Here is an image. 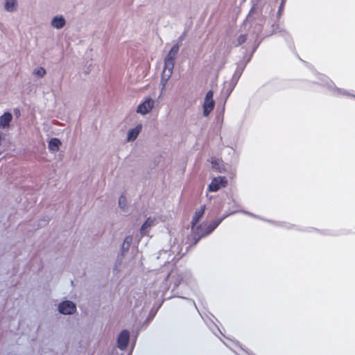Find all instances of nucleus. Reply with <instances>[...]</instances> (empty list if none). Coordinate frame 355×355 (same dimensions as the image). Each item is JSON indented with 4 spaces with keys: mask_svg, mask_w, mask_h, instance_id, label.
<instances>
[{
    "mask_svg": "<svg viewBox=\"0 0 355 355\" xmlns=\"http://www.w3.org/2000/svg\"><path fill=\"white\" fill-rule=\"evenodd\" d=\"M232 201L234 204L235 208H236L238 205H236L235 201L234 200H232ZM238 211H239L237 209H234L230 213L224 214L221 218L214 220L210 224L202 223V224L199 225L196 230H192L193 231V239L194 241V244L196 245L200 239L210 234L228 216L236 213Z\"/></svg>",
    "mask_w": 355,
    "mask_h": 355,
    "instance_id": "nucleus-1",
    "label": "nucleus"
},
{
    "mask_svg": "<svg viewBox=\"0 0 355 355\" xmlns=\"http://www.w3.org/2000/svg\"><path fill=\"white\" fill-rule=\"evenodd\" d=\"M180 44H174L164 58V67L162 75V84L164 86L173 73L175 60L179 52Z\"/></svg>",
    "mask_w": 355,
    "mask_h": 355,
    "instance_id": "nucleus-2",
    "label": "nucleus"
},
{
    "mask_svg": "<svg viewBox=\"0 0 355 355\" xmlns=\"http://www.w3.org/2000/svg\"><path fill=\"white\" fill-rule=\"evenodd\" d=\"M191 279V274L188 270H180L178 269L172 270L171 272L164 277L166 282L168 279L173 284V289L178 287L182 282H185L187 284H190Z\"/></svg>",
    "mask_w": 355,
    "mask_h": 355,
    "instance_id": "nucleus-3",
    "label": "nucleus"
},
{
    "mask_svg": "<svg viewBox=\"0 0 355 355\" xmlns=\"http://www.w3.org/2000/svg\"><path fill=\"white\" fill-rule=\"evenodd\" d=\"M318 83L324 86H327L331 91L332 94L336 96H339L340 95H345L351 96L355 98V95H352L345 89H340L336 87V85L332 81H331L327 76L322 74H319Z\"/></svg>",
    "mask_w": 355,
    "mask_h": 355,
    "instance_id": "nucleus-4",
    "label": "nucleus"
},
{
    "mask_svg": "<svg viewBox=\"0 0 355 355\" xmlns=\"http://www.w3.org/2000/svg\"><path fill=\"white\" fill-rule=\"evenodd\" d=\"M58 311L64 315H71L76 311V304L69 300H66L60 302L58 304Z\"/></svg>",
    "mask_w": 355,
    "mask_h": 355,
    "instance_id": "nucleus-5",
    "label": "nucleus"
},
{
    "mask_svg": "<svg viewBox=\"0 0 355 355\" xmlns=\"http://www.w3.org/2000/svg\"><path fill=\"white\" fill-rule=\"evenodd\" d=\"M227 183V181L225 177L214 178L209 184L207 190L210 192H216L219 190L220 187H225Z\"/></svg>",
    "mask_w": 355,
    "mask_h": 355,
    "instance_id": "nucleus-6",
    "label": "nucleus"
},
{
    "mask_svg": "<svg viewBox=\"0 0 355 355\" xmlns=\"http://www.w3.org/2000/svg\"><path fill=\"white\" fill-rule=\"evenodd\" d=\"M130 340V332L127 329H123L121 331L117 338V347L121 350H124L127 348Z\"/></svg>",
    "mask_w": 355,
    "mask_h": 355,
    "instance_id": "nucleus-7",
    "label": "nucleus"
},
{
    "mask_svg": "<svg viewBox=\"0 0 355 355\" xmlns=\"http://www.w3.org/2000/svg\"><path fill=\"white\" fill-rule=\"evenodd\" d=\"M154 104V100L151 98H148L138 105L137 112L143 115L146 114L152 110Z\"/></svg>",
    "mask_w": 355,
    "mask_h": 355,
    "instance_id": "nucleus-8",
    "label": "nucleus"
},
{
    "mask_svg": "<svg viewBox=\"0 0 355 355\" xmlns=\"http://www.w3.org/2000/svg\"><path fill=\"white\" fill-rule=\"evenodd\" d=\"M51 25L54 28L61 29L66 25V20L62 15H56L52 18Z\"/></svg>",
    "mask_w": 355,
    "mask_h": 355,
    "instance_id": "nucleus-9",
    "label": "nucleus"
},
{
    "mask_svg": "<svg viewBox=\"0 0 355 355\" xmlns=\"http://www.w3.org/2000/svg\"><path fill=\"white\" fill-rule=\"evenodd\" d=\"M142 125L141 124H138L134 128H132L128 130L127 135V140L128 141H133L138 137L139 134L141 131Z\"/></svg>",
    "mask_w": 355,
    "mask_h": 355,
    "instance_id": "nucleus-10",
    "label": "nucleus"
},
{
    "mask_svg": "<svg viewBox=\"0 0 355 355\" xmlns=\"http://www.w3.org/2000/svg\"><path fill=\"white\" fill-rule=\"evenodd\" d=\"M205 209H206V207L204 205L201 206V207L199 210H197L195 212L194 216H193V218H192V221H191L192 230H193L196 225L199 222L200 218L202 217V216L205 213Z\"/></svg>",
    "mask_w": 355,
    "mask_h": 355,
    "instance_id": "nucleus-11",
    "label": "nucleus"
},
{
    "mask_svg": "<svg viewBox=\"0 0 355 355\" xmlns=\"http://www.w3.org/2000/svg\"><path fill=\"white\" fill-rule=\"evenodd\" d=\"M12 116L11 113L7 112L0 116V127L5 128L8 127L12 121Z\"/></svg>",
    "mask_w": 355,
    "mask_h": 355,
    "instance_id": "nucleus-12",
    "label": "nucleus"
},
{
    "mask_svg": "<svg viewBox=\"0 0 355 355\" xmlns=\"http://www.w3.org/2000/svg\"><path fill=\"white\" fill-rule=\"evenodd\" d=\"M61 145V141L58 138H52L49 141V150L51 152H57L59 150L60 146Z\"/></svg>",
    "mask_w": 355,
    "mask_h": 355,
    "instance_id": "nucleus-13",
    "label": "nucleus"
},
{
    "mask_svg": "<svg viewBox=\"0 0 355 355\" xmlns=\"http://www.w3.org/2000/svg\"><path fill=\"white\" fill-rule=\"evenodd\" d=\"M17 0H5L4 9L8 12H12L17 10Z\"/></svg>",
    "mask_w": 355,
    "mask_h": 355,
    "instance_id": "nucleus-14",
    "label": "nucleus"
},
{
    "mask_svg": "<svg viewBox=\"0 0 355 355\" xmlns=\"http://www.w3.org/2000/svg\"><path fill=\"white\" fill-rule=\"evenodd\" d=\"M214 101H204L203 115L207 116L214 107Z\"/></svg>",
    "mask_w": 355,
    "mask_h": 355,
    "instance_id": "nucleus-15",
    "label": "nucleus"
},
{
    "mask_svg": "<svg viewBox=\"0 0 355 355\" xmlns=\"http://www.w3.org/2000/svg\"><path fill=\"white\" fill-rule=\"evenodd\" d=\"M153 220H152L150 218H148L141 227V234L143 235L146 234L147 233V229L153 225Z\"/></svg>",
    "mask_w": 355,
    "mask_h": 355,
    "instance_id": "nucleus-16",
    "label": "nucleus"
},
{
    "mask_svg": "<svg viewBox=\"0 0 355 355\" xmlns=\"http://www.w3.org/2000/svg\"><path fill=\"white\" fill-rule=\"evenodd\" d=\"M46 73L45 69L42 67L36 68L33 71V73L40 78L44 77Z\"/></svg>",
    "mask_w": 355,
    "mask_h": 355,
    "instance_id": "nucleus-17",
    "label": "nucleus"
},
{
    "mask_svg": "<svg viewBox=\"0 0 355 355\" xmlns=\"http://www.w3.org/2000/svg\"><path fill=\"white\" fill-rule=\"evenodd\" d=\"M132 237L131 236H127L123 243V245H122V249L123 250H128L130 245V243L132 242Z\"/></svg>",
    "mask_w": 355,
    "mask_h": 355,
    "instance_id": "nucleus-18",
    "label": "nucleus"
},
{
    "mask_svg": "<svg viewBox=\"0 0 355 355\" xmlns=\"http://www.w3.org/2000/svg\"><path fill=\"white\" fill-rule=\"evenodd\" d=\"M246 41V35H241L235 42L236 46H239Z\"/></svg>",
    "mask_w": 355,
    "mask_h": 355,
    "instance_id": "nucleus-19",
    "label": "nucleus"
},
{
    "mask_svg": "<svg viewBox=\"0 0 355 355\" xmlns=\"http://www.w3.org/2000/svg\"><path fill=\"white\" fill-rule=\"evenodd\" d=\"M119 205L121 208H124L126 205V198L124 195H121L119 199Z\"/></svg>",
    "mask_w": 355,
    "mask_h": 355,
    "instance_id": "nucleus-20",
    "label": "nucleus"
},
{
    "mask_svg": "<svg viewBox=\"0 0 355 355\" xmlns=\"http://www.w3.org/2000/svg\"><path fill=\"white\" fill-rule=\"evenodd\" d=\"M213 96H214L213 92L211 90L208 91L206 94L204 101H214Z\"/></svg>",
    "mask_w": 355,
    "mask_h": 355,
    "instance_id": "nucleus-21",
    "label": "nucleus"
},
{
    "mask_svg": "<svg viewBox=\"0 0 355 355\" xmlns=\"http://www.w3.org/2000/svg\"><path fill=\"white\" fill-rule=\"evenodd\" d=\"M286 1V0H282V1H281V3H280V6L279 7L278 12H277L279 15H281L282 10H283V8H284V3H285Z\"/></svg>",
    "mask_w": 355,
    "mask_h": 355,
    "instance_id": "nucleus-22",
    "label": "nucleus"
},
{
    "mask_svg": "<svg viewBox=\"0 0 355 355\" xmlns=\"http://www.w3.org/2000/svg\"><path fill=\"white\" fill-rule=\"evenodd\" d=\"M280 225L282 227H284L286 229H291V225L288 224V223H281Z\"/></svg>",
    "mask_w": 355,
    "mask_h": 355,
    "instance_id": "nucleus-23",
    "label": "nucleus"
},
{
    "mask_svg": "<svg viewBox=\"0 0 355 355\" xmlns=\"http://www.w3.org/2000/svg\"><path fill=\"white\" fill-rule=\"evenodd\" d=\"M168 252L167 250H162L159 252V255L157 258H159L161 257L162 256L164 255V254H168Z\"/></svg>",
    "mask_w": 355,
    "mask_h": 355,
    "instance_id": "nucleus-24",
    "label": "nucleus"
},
{
    "mask_svg": "<svg viewBox=\"0 0 355 355\" xmlns=\"http://www.w3.org/2000/svg\"><path fill=\"white\" fill-rule=\"evenodd\" d=\"M254 11V8H251L249 15L247 17L246 20L250 21L251 19V14Z\"/></svg>",
    "mask_w": 355,
    "mask_h": 355,
    "instance_id": "nucleus-25",
    "label": "nucleus"
},
{
    "mask_svg": "<svg viewBox=\"0 0 355 355\" xmlns=\"http://www.w3.org/2000/svg\"><path fill=\"white\" fill-rule=\"evenodd\" d=\"M184 33L182 34L179 38H178V41L177 43H178L180 45V42L183 40L184 39Z\"/></svg>",
    "mask_w": 355,
    "mask_h": 355,
    "instance_id": "nucleus-26",
    "label": "nucleus"
},
{
    "mask_svg": "<svg viewBox=\"0 0 355 355\" xmlns=\"http://www.w3.org/2000/svg\"><path fill=\"white\" fill-rule=\"evenodd\" d=\"M241 71H239V72L236 71L235 74L234 75V78L236 76V79H239V77L241 76Z\"/></svg>",
    "mask_w": 355,
    "mask_h": 355,
    "instance_id": "nucleus-27",
    "label": "nucleus"
},
{
    "mask_svg": "<svg viewBox=\"0 0 355 355\" xmlns=\"http://www.w3.org/2000/svg\"><path fill=\"white\" fill-rule=\"evenodd\" d=\"M241 211L243 212L244 214H247V215H249V216H251L257 218V216H254V214H252V213H250V212H248V211Z\"/></svg>",
    "mask_w": 355,
    "mask_h": 355,
    "instance_id": "nucleus-28",
    "label": "nucleus"
},
{
    "mask_svg": "<svg viewBox=\"0 0 355 355\" xmlns=\"http://www.w3.org/2000/svg\"><path fill=\"white\" fill-rule=\"evenodd\" d=\"M191 302L193 304V306H195V308L197 309V306H196V303L194 302V301H191Z\"/></svg>",
    "mask_w": 355,
    "mask_h": 355,
    "instance_id": "nucleus-29",
    "label": "nucleus"
},
{
    "mask_svg": "<svg viewBox=\"0 0 355 355\" xmlns=\"http://www.w3.org/2000/svg\"><path fill=\"white\" fill-rule=\"evenodd\" d=\"M169 260H170V258H169V257H168V258H167V259H166V262H168V261H169Z\"/></svg>",
    "mask_w": 355,
    "mask_h": 355,
    "instance_id": "nucleus-30",
    "label": "nucleus"
},
{
    "mask_svg": "<svg viewBox=\"0 0 355 355\" xmlns=\"http://www.w3.org/2000/svg\"><path fill=\"white\" fill-rule=\"evenodd\" d=\"M256 48H257V47H255V48H254V49H253V51H252V53H253L254 51H255V50H256Z\"/></svg>",
    "mask_w": 355,
    "mask_h": 355,
    "instance_id": "nucleus-31",
    "label": "nucleus"
}]
</instances>
